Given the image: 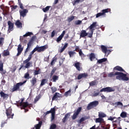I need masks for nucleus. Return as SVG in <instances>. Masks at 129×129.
<instances>
[{
	"label": "nucleus",
	"mask_w": 129,
	"mask_h": 129,
	"mask_svg": "<svg viewBox=\"0 0 129 129\" xmlns=\"http://www.w3.org/2000/svg\"><path fill=\"white\" fill-rule=\"evenodd\" d=\"M48 49V45H45L42 46H38V45L30 52V55L33 56V54L36 51H37L38 53H41V52H44L45 50Z\"/></svg>",
	"instance_id": "nucleus-1"
},
{
	"label": "nucleus",
	"mask_w": 129,
	"mask_h": 129,
	"mask_svg": "<svg viewBox=\"0 0 129 129\" xmlns=\"http://www.w3.org/2000/svg\"><path fill=\"white\" fill-rule=\"evenodd\" d=\"M116 74L118 75V76L116 77V79L118 80L121 79L122 80H123V81H128L129 78L126 76V74L121 72L117 73Z\"/></svg>",
	"instance_id": "nucleus-2"
},
{
	"label": "nucleus",
	"mask_w": 129,
	"mask_h": 129,
	"mask_svg": "<svg viewBox=\"0 0 129 129\" xmlns=\"http://www.w3.org/2000/svg\"><path fill=\"white\" fill-rule=\"evenodd\" d=\"M98 101H94L90 102L87 107V110H90V109H92L94 107H96V106L98 105Z\"/></svg>",
	"instance_id": "nucleus-3"
},
{
	"label": "nucleus",
	"mask_w": 129,
	"mask_h": 129,
	"mask_svg": "<svg viewBox=\"0 0 129 129\" xmlns=\"http://www.w3.org/2000/svg\"><path fill=\"white\" fill-rule=\"evenodd\" d=\"M101 49L102 52H103L104 54H105V56H106V57H107V56H108L109 54H110V53L111 52L110 50L107 49V47H106V46L104 45H101Z\"/></svg>",
	"instance_id": "nucleus-4"
},
{
	"label": "nucleus",
	"mask_w": 129,
	"mask_h": 129,
	"mask_svg": "<svg viewBox=\"0 0 129 129\" xmlns=\"http://www.w3.org/2000/svg\"><path fill=\"white\" fill-rule=\"evenodd\" d=\"M82 110V107H79L76 111H75L74 114L72 115V119H76L78 115H79V113L81 112Z\"/></svg>",
	"instance_id": "nucleus-5"
},
{
	"label": "nucleus",
	"mask_w": 129,
	"mask_h": 129,
	"mask_svg": "<svg viewBox=\"0 0 129 129\" xmlns=\"http://www.w3.org/2000/svg\"><path fill=\"white\" fill-rule=\"evenodd\" d=\"M13 110L12 108H9L6 110V114L8 118H13L15 114L12 113Z\"/></svg>",
	"instance_id": "nucleus-6"
},
{
	"label": "nucleus",
	"mask_w": 129,
	"mask_h": 129,
	"mask_svg": "<svg viewBox=\"0 0 129 129\" xmlns=\"http://www.w3.org/2000/svg\"><path fill=\"white\" fill-rule=\"evenodd\" d=\"M115 90L111 87H107L104 88L100 90V92H107V93L109 92H113Z\"/></svg>",
	"instance_id": "nucleus-7"
},
{
	"label": "nucleus",
	"mask_w": 129,
	"mask_h": 129,
	"mask_svg": "<svg viewBox=\"0 0 129 129\" xmlns=\"http://www.w3.org/2000/svg\"><path fill=\"white\" fill-rule=\"evenodd\" d=\"M23 85L22 83H18L15 85L13 86V88L11 89L12 92H15V91H20V87Z\"/></svg>",
	"instance_id": "nucleus-8"
},
{
	"label": "nucleus",
	"mask_w": 129,
	"mask_h": 129,
	"mask_svg": "<svg viewBox=\"0 0 129 129\" xmlns=\"http://www.w3.org/2000/svg\"><path fill=\"white\" fill-rule=\"evenodd\" d=\"M8 33H11V32L14 30V23H12L11 21H9L8 22Z\"/></svg>",
	"instance_id": "nucleus-9"
},
{
	"label": "nucleus",
	"mask_w": 129,
	"mask_h": 129,
	"mask_svg": "<svg viewBox=\"0 0 129 129\" xmlns=\"http://www.w3.org/2000/svg\"><path fill=\"white\" fill-rule=\"evenodd\" d=\"M23 64H26L24 67L25 68H26V69H29V68L30 67H33V61H27L24 60Z\"/></svg>",
	"instance_id": "nucleus-10"
},
{
	"label": "nucleus",
	"mask_w": 129,
	"mask_h": 129,
	"mask_svg": "<svg viewBox=\"0 0 129 129\" xmlns=\"http://www.w3.org/2000/svg\"><path fill=\"white\" fill-rule=\"evenodd\" d=\"M97 26V22H93L91 25L87 29V30H90V31H93L94 32V30L95 29L94 28H96V26Z\"/></svg>",
	"instance_id": "nucleus-11"
},
{
	"label": "nucleus",
	"mask_w": 129,
	"mask_h": 129,
	"mask_svg": "<svg viewBox=\"0 0 129 129\" xmlns=\"http://www.w3.org/2000/svg\"><path fill=\"white\" fill-rule=\"evenodd\" d=\"M23 10L19 11L20 17H23V18H25V17L27 15V14H28V10L27 9H22Z\"/></svg>",
	"instance_id": "nucleus-12"
},
{
	"label": "nucleus",
	"mask_w": 129,
	"mask_h": 129,
	"mask_svg": "<svg viewBox=\"0 0 129 129\" xmlns=\"http://www.w3.org/2000/svg\"><path fill=\"white\" fill-rule=\"evenodd\" d=\"M61 97V94L58 92L55 93L54 94H53V96L52 98V101H54V100H58V98H60Z\"/></svg>",
	"instance_id": "nucleus-13"
},
{
	"label": "nucleus",
	"mask_w": 129,
	"mask_h": 129,
	"mask_svg": "<svg viewBox=\"0 0 129 129\" xmlns=\"http://www.w3.org/2000/svg\"><path fill=\"white\" fill-rule=\"evenodd\" d=\"M66 33V31L65 30H63L61 35H59L58 37L56 39V41L57 43H60V41H61V40H62V39H63V37H64V35Z\"/></svg>",
	"instance_id": "nucleus-14"
},
{
	"label": "nucleus",
	"mask_w": 129,
	"mask_h": 129,
	"mask_svg": "<svg viewBox=\"0 0 129 129\" xmlns=\"http://www.w3.org/2000/svg\"><path fill=\"white\" fill-rule=\"evenodd\" d=\"M30 105H31V104H29L28 101L24 102L20 106L21 109H25L26 107H30Z\"/></svg>",
	"instance_id": "nucleus-15"
},
{
	"label": "nucleus",
	"mask_w": 129,
	"mask_h": 129,
	"mask_svg": "<svg viewBox=\"0 0 129 129\" xmlns=\"http://www.w3.org/2000/svg\"><path fill=\"white\" fill-rule=\"evenodd\" d=\"M23 50H24V48L22 47V45L19 44L17 48L18 53L17 54V56H20V54H22Z\"/></svg>",
	"instance_id": "nucleus-16"
},
{
	"label": "nucleus",
	"mask_w": 129,
	"mask_h": 129,
	"mask_svg": "<svg viewBox=\"0 0 129 129\" xmlns=\"http://www.w3.org/2000/svg\"><path fill=\"white\" fill-rule=\"evenodd\" d=\"M88 35V33L86 32V30H83L81 31L80 37V38H84Z\"/></svg>",
	"instance_id": "nucleus-17"
},
{
	"label": "nucleus",
	"mask_w": 129,
	"mask_h": 129,
	"mask_svg": "<svg viewBox=\"0 0 129 129\" xmlns=\"http://www.w3.org/2000/svg\"><path fill=\"white\" fill-rule=\"evenodd\" d=\"M113 70H116V71H119V72H125L124 70L122 69L121 67L117 66L113 68Z\"/></svg>",
	"instance_id": "nucleus-18"
},
{
	"label": "nucleus",
	"mask_w": 129,
	"mask_h": 129,
	"mask_svg": "<svg viewBox=\"0 0 129 129\" xmlns=\"http://www.w3.org/2000/svg\"><path fill=\"white\" fill-rule=\"evenodd\" d=\"M0 95L1 97L3 98V99H6V98H8V97H9V95L5 93L3 91H1L0 92Z\"/></svg>",
	"instance_id": "nucleus-19"
},
{
	"label": "nucleus",
	"mask_w": 129,
	"mask_h": 129,
	"mask_svg": "<svg viewBox=\"0 0 129 129\" xmlns=\"http://www.w3.org/2000/svg\"><path fill=\"white\" fill-rule=\"evenodd\" d=\"M74 66L76 67L78 71H80V70H81V68H80V62H77L75 63Z\"/></svg>",
	"instance_id": "nucleus-20"
},
{
	"label": "nucleus",
	"mask_w": 129,
	"mask_h": 129,
	"mask_svg": "<svg viewBox=\"0 0 129 129\" xmlns=\"http://www.w3.org/2000/svg\"><path fill=\"white\" fill-rule=\"evenodd\" d=\"M117 73H119V72H116L115 73L113 72H111L109 74H108V77H110V78L114 77V76H116V75L118 76V75L116 74Z\"/></svg>",
	"instance_id": "nucleus-21"
},
{
	"label": "nucleus",
	"mask_w": 129,
	"mask_h": 129,
	"mask_svg": "<svg viewBox=\"0 0 129 129\" xmlns=\"http://www.w3.org/2000/svg\"><path fill=\"white\" fill-rule=\"evenodd\" d=\"M16 26H17V28H23V24L21 23L20 20H17L15 23Z\"/></svg>",
	"instance_id": "nucleus-22"
},
{
	"label": "nucleus",
	"mask_w": 129,
	"mask_h": 129,
	"mask_svg": "<svg viewBox=\"0 0 129 129\" xmlns=\"http://www.w3.org/2000/svg\"><path fill=\"white\" fill-rule=\"evenodd\" d=\"M30 82L32 85V86H35L36 85V83H37V78H36V77H33L30 81Z\"/></svg>",
	"instance_id": "nucleus-23"
},
{
	"label": "nucleus",
	"mask_w": 129,
	"mask_h": 129,
	"mask_svg": "<svg viewBox=\"0 0 129 129\" xmlns=\"http://www.w3.org/2000/svg\"><path fill=\"white\" fill-rule=\"evenodd\" d=\"M69 116H70V115L68 113L65 115L64 117L62 119V121L63 122V123L66 122V121L68 119V117H69Z\"/></svg>",
	"instance_id": "nucleus-24"
},
{
	"label": "nucleus",
	"mask_w": 129,
	"mask_h": 129,
	"mask_svg": "<svg viewBox=\"0 0 129 129\" xmlns=\"http://www.w3.org/2000/svg\"><path fill=\"white\" fill-rule=\"evenodd\" d=\"M51 80L52 82H56L57 80H59V76L56 75L52 76Z\"/></svg>",
	"instance_id": "nucleus-25"
},
{
	"label": "nucleus",
	"mask_w": 129,
	"mask_h": 129,
	"mask_svg": "<svg viewBox=\"0 0 129 129\" xmlns=\"http://www.w3.org/2000/svg\"><path fill=\"white\" fill-rule=\"evenodd\" d=\"M42 123H43V122L42 121H40L38 124L35 125V128L36 129L41 128V126H42Z\"/></svg>",
	"instance_id": "nucleus-26"
},
{
	"label": "nucleus",
	"mask_w": 129,
	"mask_h": 129,
	"mask_svg": "<svg viewBox=\"0 0 129 129\" xmlns=\"http://www.w3.org/2000/svg\"><path fill=\"white\" fill-rule=\"evenodd\" d=\"M127 115V113H126V112L122 111L121 113V114L120 115V116L121 117H122V118H125V117H126Z\"/></svg>",
	"instance_id": "nucleus-27"
},
{
	"label": "nucleus",
	"mask_w": 129,
	"mask_h": 129,
	"mask_svg": "<svg viewBox=\"0 0 129 129\" xmlns=\"http://www.w3.org/2000/svg\"><path fill=\"white\" fill-rule=\"evenodd\" d=\"M74 19H75V17L72 16L69 17L67 21V22H68V23H71V22H72V21H73Z\"/></svg>",
	"instance_id": "nucleus-28"
},
{
	"label": "nucleus",
	"mask_w": 129,
	"mask_h": 129,
	"mask_svg": "<svg viewBox=\"0 0 129 129\" xmlns=\"http://www.w3.org/2000/svg\"><path fill=\"white\" fill-rule=\"evenodd\" d=\"M3 56L4 57L10 56V51H9L8 49L4 50L3 52Z\"/></svg>",
	"instance_id": "nucleus-29"
},
{
	"label": "nucleus",
	"mask_w": 129,
	"mask_h": 129,
	"mask_svg": "<svg viewBox=\"0 0 129 129\" xmlns=\"http://www.w3.org/2000/svg\"><path fill=\"white\" fill-rule=\"evenodd\" d=\"M24 78L25 79H30V78H32V77H30V74L29 73V72H27L24 75Z\"/></svg>",
	"instance_id": "nucleus-30"
},
{
	"label": "nucleus",
	"mask_w": 129,
	"mask_h": 129,
	"mask_svg": "<svg viewBox=\"0 0 129 129\" xmlns=\"http://www.w3.org/2000/svg\"><path fill=\"white\" fill-rule=\"evenodd\" d=\"M47 82H48V80L46 79H43L42 80L41 84L40 85V86H43V85H45V83H47Z\"/></svg>",
	"instance_id": "nucleus-31"
},
{
	"label": "nucleus",
	"mask_w": 129,
	"mask_h": 129,
	"mask_svg": "<svg viewBox=\"0 0 129 129\" xmlns=\"http://www.w3.org/2000/svg\"><path fill=\"white\" fill-rule=\"evenodd\" d=\"M93 59H95V54L94 53H91L90 54V61H93Z\"/></svg>",
	"instance_id": "nucleus-32"
},
{
	"label": "nucleus",
	"mask_w": 129,
	"mask_h": 129,
	"mask_svg": "<svg viewBox=\"0 0 129 129\" xmlns=\"http://www.w3.org/2000/svg\"><path fill=\"white\" fill-rule=\"evenodd\" d=\"M106 61H107V58H103L101 59H99L98 60V62L99 64H101V63H103V62H106Z\"/></svg>",
	"instance_id": "nucleus-33"
},
{
	"label": "nucleus",
	"mask_w": 129,
	"mask_h": 129,
	"mask_svg": "<svg viewBox=\"0 0 129 129\" xmlns=\"http://www.w3.org/2000/svg\"><path fill=\"white\" fill-rule=\"evenodd\" d=\"M55 107H53V108H51L50 109V110H49L50 113H51V114H56V108H55Z\"/></svg>",
	"instance_id": "nucleus-34"
},
{
	"label": "nucleus",
	"mask_w": 129,
	"mask_h": 129,
	"mask_svg": "<svg viewBox=\"0 0 129 129\" xmlns=\"http://www.w3.org/2000/svg\"><path fill=\"white\" fill-rule=\"evenodd\" d=\"M56 61H57V57L54 56L52 58V59L50 62V65H51V66H53V65H54V64H55V62H56Z\"/></svg>",
	"instance_id": "nucleus-35"
},
{
	"label": "nucleus",
	"mask_w": 129,
	"mask_h": 129,
	"mask_svg": "<svg viewBox=\"0 0 129 129\" xmlns=\"http://www.w3.org/2000/svg\"><path fill=\"white\" fill-rule=\"evenodd\" d=\"M50 8H51V6H47L45 8H43L42 11L44 13H47V12L50 10Z\"/></svg>",
	"instance_id": "nucleus-36"
},
{
	"label": "nucleus",
	"mask_w": 129,
	"mask_h": 129,
	"mask_svg": "<svg viewBox=\"0 0 129 129\" xmlns=\"http://www.w3.org/2000/svg\"><path fill=\"white\" fill-rule=\"evenodd\" d=\"M68 54L70 55V57H73L75 54H76V52L75 51H70L68 52Z\"/></svg>",
	"instance_id": "nucleus-37"
},
{
	"label": "nucleus",
	"mask_w": 129,
	"mask_h": 129,
	"mask_svg": "<svg viewBox=\"0 0 129 129\" xmlns=\"http://www.w3.org/2000/svg\"><path fill=\"white\" fill-rule=\"evenodd\" d=\"M98 116L100 118H102L103 117H105V116H106V114H104V113L99 112Z\"/></svg>",
	"instance_id": "nucleus-38"
},
{
	"label": "nucleus",
	"mask_w": 129,
	"mask_h": 129,
	"mask_svg": "<svg viewBox=\"0 0 129 129\" xmlns=\"http://www.w3.org/2000/svg\"><path fill=\"white\" fill-rule=\"evenodd\" d=\"M109 12H110V9H104L102 11V14H103V15L104 14H106V13H109Z\"/></svg>",
	"instance_id": "nucleus-39"
},
{
	"label": "nucleus",
	"mask_w": 129,
	"mask_h": 129,
	"mask_svg": "<svg viewBox=\"0 0 129 129\" xmlns=\"http://www.w3.org/2000/svg\"><path fill=\"white\" fill-rule=\"evenodd\" d=\"M50 89L51 90L52 93H55L57 91V88L55 87H51Z\"/></svg>",
	"instance_id": "nucleus-40"
},
{
	"label": "nucleus",
	"mask_w": 129,
	"mask_h": 129,
	"mask_svg": "<svg viewBox=\"0 0 129 129\" xmlns=\"http://www.w3.org/2000/svg\"><path fill=\"white\" fill-rule=\"evenodd\" d=\"M32 35H34L33 34V32H28L26 33L25 35H24V37H30V36H32Z\"/></svg>",
	"instance_id": "nucleus-41"
},
{
	"label": "nucleus",
	"mask_w": 129,
	"mask_h": 129,
	"mask_svg": "<svg viewBox=\"0 0 129 129\" xmlns=\"http://www.w3.org/2000/svg\"><path fill=\"white\" fill-rule=\"evenodd\" d=\"M56 70H57V68H53V69L52 70L51 73H50V76L52 77L53 75H54V73L56 72Z\"/></svg>",
	"instance_id": "nucleus-42"
},
{
	"label": "nucleus",
	"mask_w": 129,
	"mask_h": 129,
	"mask_svg": "<svg viewBox=\"0 0 129 129\" xmlns=\"http://www.w3.org/2000/svg\"><path fill=\"white\" fill-rule=\"evenodd\" d=\"M18 4L20 9H21V10H24V6H23V4H22L21 0H18Z\"/></svg>",
	"instance_id": "nucleus-43"
},
{
	"label": "nucleus",
	"mask_w": 129,
	"mask_h": 129,
	"mask_svg": "<svg viewBox=\"0 0 129 129\" xmlns=\"http://www.w3.org/2000/svg\"><path fill=\"white\" fill-rule=\"evenodd\" d=\"M0 71H1V72L4 71V63H3V62H0Z\"/></svg>",
	"instance_id": "nucleus-44"
},
{
	"label": "nucleus",
	"mask_w": 129,
	"mask_h": 129,
	"mask_svg": "<svg viewBox=\"0 0 129 129\" xmlns=\"http://www.w3.org/2000/svg\"><path fill=\"white\" fill-rule=\"evenodd\" d=\"M57 128V125L56 124H52L50 126L49 129H56Z\"/></svg>",
	"instance_id": "nucleus-45"
},
{
	"label": "nucleus",
	"mask_w": 129,
	"mask_h": 129,
	"mask_svg": "<svg viewBox=\"0 0 129 129\" xmlns=\"http://www.w3.org/2000/svg\"><path fill=\"white\" fill-rule=\"evenodd\" d=\"M71 93V90H69V91L66 92L64 93V96L67 97L68 96H69V94Z\"/></svg>",
	"instance_id": "nucleus-46"
},
{
	"label": "nucleus",
	"mask_w": 129,
	"mask_h": 129,
	"mask_svg": "<svg viewBox=\"0 0 129 129\" xmlns=\"http://www.w3.org/2000/svg\"><path fill=\"white\" fill-rule=\"evenodd\" d=\"M79 54L80 55V56H81V57L84 58L85 57V55H84V54L83 53V52H82V50H80Z\"/></svg>",
	"instance_id": "nucleus-47"
},
{
	"label": "nucleus",
	"mask_w": 129,
	"mask_h": 129,
	"mask_svg": "<svg viewBox=\"0 0 129 129\" xmlns=\"http://www.w3.org/2000/svg\"><path fill=\"white\" fill-rule=\"evenodd\" d=\"M40 71H41V69H39L38 70H35L34 72V75H38L40 74Z\"/></svg>",
	"instance_id": "nucleus-48"
},
{
	"label": "nucleus",
	"mask_w": 129,
	"mask_h": 129,
	"mask_svg": "<svg viewBox=\"0 0 129 129\" xmlns=\"http://www.w3.org/2000/svg\"><path fill=\"white\" fill-rule=\"evenodd\" d=\"M7 124V122L6 121H3L1 123V126H0V129H3V127H4V126H5V124Z\"/></svg>",
	"instance_id": "nucleus-49"
},
{
	"label": "nucleus",
	"mask_w": 129,
	"mask_h": 129,
	"mask_svg": "<svg viewBox=\"0 0 129 129\" xmlns=\"http://www.w3.org/2000/svg\"><path fill=\"white\" fill-rule=\"evenodd\" d=\"M81 74L82 78H86V77H88V74L86 73H82Z\"/></svg>",
	"instance_id": "nucleus-50"
},
{
	"label": "nucleus",
	"mask_w": 129,
	"mask_h": 129,
	"mask_svg": "<svg viewBox=\"0 0 129 129\" xmlns=\"http://www.w3.org/2000/svg\"><path fill=\"white\" fill-rule=\"evenodd\" d=\"M96 122H101V121H102V118H100L99 117V118H96V120H95Z\"/></svg>",
	"instance_id": "nucleus-51"
},
{
	"label": "nucleus",
	"mask_w": 129,
	"mask_h": 129,
	"mask_svg": "<svg viewBox=\"0 0 129 129\" xmlns=\"http://www.w3.org/2000/svg\"><path fill=\"white\" fill-rule=\"evenodd\" d=\"M33 41L29 40V42L27 44L28 48H30V47H31V46H32V45H33Z\"/></svg>",
	"instance_id": "nucleus-52"
},
{
	"label": "nucleus",
	"mask_w": 129,
	"mask_h": 129,
	"mask_svg": "<svg viewBox=\"0 0 129 129\" xmlns=\"http://www.w3.org/2000/svg\"><path fill=\"white\" fill-rule=\"evenodd\" d=\"M82 23V21L81 20H77L75 22V25H81Z\"/></svg>",
	"instance_id": "nucleus-53"
},
{
	"label": "nucleus",
	"mask_w": 129,
	"mask_h": 129,
	"mask_svg": "<svg viewBox=\"0 0 129 129\" xmlns=\"http://www.w3.org/2000/svg\"><path fill=\"white\" fill-rule=\"evenodd\" d=\"M4 41H5V38H4L0 37V45H3Z\"/></svg>",
	"instance_id": "nucleus-54"
},
{
	"label": "nucleus",
	"mask_w": 129,
	"mask_h": 129,
	"mask_svg": "<svg viewBox=\"0 0 129 129\" xmlns=\"http://www.w3.org/2000/svg\"><path fill=\"white\" fill-rule=\"evenodd\" d=\"M96 82L95 81H93L90 83V86H94V85H96Z\"/></svg>",
	"instance_id": "nucleus-55"
},
{
	"label": "nucleus",
	"mask_w": 129,
	"mask_h": 129,
	"mask_svg": "<svg viewBox=\"0 0 129 129\" xmlns=\"http://www.w3.org/2000/svg\"><path fill=\"white\" fill-rule=\"evenodd\" d=\"M80 2L79 1V0H75L73 2V6H75V5H77V4H79Z\"/></svg>",
	"instance_id": "nucleus-56"
},
{
	"label": "nucleus",
	"mask_w": 129,
	"mask_h": 129,
	"mask_svg": "<svg viewBox=\"0 0 129 129\" xmlns=\"http://www.w3.org/2000/svg\"><path fill=\"white\" fill-rule=\"evenodd\" d=\"M90 33L89 34L88 37L89 38H92V36H93V30H90Z\"/></svg>",
	"instance_id": "nucleus-57"
},
{
	"label": "nucleus",
	"mask_w": 129,
	"mask_h": 129,
	"mask_svg": "<svg viewBox=\"0 0 129 129\" xmlns=\"http://www.w3.org/2000/svg\"><path fill=\"white\" fill-rule=\"evenodd\" d=\"M31 59H32V55H31V54H29L28 57L24 61H27L30 62V61H31Z\"/></svg>",
	"instance_id": "nucleus-58"
},
{
	"label": "nucleus",
	"mask_w": 129,
	"mask_h": 129,
	"mask_svg": "<svg viewBox=\"0 0 129 129\" xmlns=\"http://www.w3.org/2000/svg\"><path fill=\"white\" fill-rule=\"evenodd\" d=\"M101 16H103V14L102 13H99L96 14V18H99V17H101Z\"/></svg>",
	"instance_id": "nucleus-59"
},
{
	"label": "nucleus",
	"mask_w": 129,
	"mask_h": 129,
	"mask_svg": "<svg viewBox=\"0 0 129 129\" xmlns=\"http://www.w3.org/2000/svg\"><path fill=\"white\" fill-rule=\"evenodd\" d=\"M55 34H56V31L53 30V31L51 32V38H53V37H54Z\"/></svg>",
	"instance_id": "nucleus-60"
},
{
	"label": "nucleus",
	"mask_w": 129,
	"mask_h": 129,
	"mask_svg": "<svg viewBox=\"0 0 129 129\" xmlns=\"http://www.w3.org/2000/svg\"><path fill=\"white\" fill-rule=\"evenodd\" d=\"M85 119H86V118H85V117H82L79 120L80 123H81V122H83V121H84V120H85Z\"/></svg>",
	"instance_id": "nucleus-61"
},
{
	"label": "nucleus",
	"mask_w": 129,
	"mask_h": 129,
	"mask_svg": "<svg viewBox=\"0 0 129 129\" xmlns=\"http://www.w3.org/2000/svg\"><path fill=\"white\" fill-rule=\"evenodd\" d=\"M115 118H116L115 117H112V116H110L108 119V120H111V121H112V120H113V119H115Z\"/></svg>",
	"instance_id": "nucleus-62"
},
{
	"label": "nucleus",
	"mask_w": 129,
	"mask_h": 129,
	"mask_svg": "<svg viewBox=\"0 0 129 129\" xmlns=\"http://www.w3.org/2000/svg\"><path fill=\"white\" fill-rule=\"evenodd\" d=\"M53 120H55V114H51V121H53Z\"/></svg>",
	"instance_id": "nucleus-63"
},
{
	"label": "nucleus",
	"mask_w": 129,
	"mask_h": 129,
	"mask_svg": "<svg viewBox=\"0 0 129 129\" xmlns=\"http://www.w3.org/2000/svg\"><path fill=\"white\" fill-rule=\"evenodd\" d=\"M115 104L116 105H122V103H121V102H116L115 103Z\"/></svg>",
	"instance_id": "nucleus-64"
}]
</instances>
